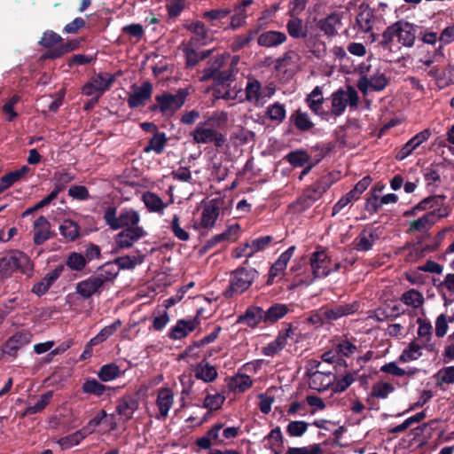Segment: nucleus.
Here are the masks:
<instances>
[{
  "instance_id": "a18cd8bd",
  "label": "nucleus",
  "mask_w": 454,
  "mask_h": 454,
  "mask_svg": "<svg viewBox=\"0 0 454 454\" xmlns=\"http://www.w3.org/2000/svg\"><path fill=\"white\" fill-rule=\"evenodd\" d=\"M143 201L150 212L163 214L167 204L155 193L146 192L143 194Z\"/></svg>"
},
{
  "instance_id": "f8f14e48",
  "label": "nucleus",
  "mask_w": 454,
  "mask_h": 454,
  "mask_svg": "<svg viewBox=\"0 0 454 454\" xmlns=\"http://www.w3.org/2000/svg\"><path fill=\"white\" fill-rule=\"evenodd\" d=\"M223 423L217 422L210 427L207 433L196 440V445L201 450H207L210 451L213 445L222 446L225 445L223 442L222 429Z\"/></svg>"
},
{
  "instance_id": "20e7f679",
  "label": "nucleus",
  "mask_w": 454,
  "mask_h": 454,
  "mask_svg": "<svg viewBox=\"0 0 454 454\" xmlns=\"http://www.w3.org/2000/svg\"><path fill=\"white\" fill-rule=\"evenodd\" d=\"M359 102L357 91L352 87L348 86L346 90L339 89L331 95V110L328 116H341L348 106L356 108Z\"/></svg>"
},
{
  "instance_id": "39448f33",
  "label": "nucleus",
  "mask_w": 454,
  "mask_h": 454,
  "mask_svg": "<svg viewBox=\"0 0 454 454\" xmlns=\"http://www.w3.org/2000/svg\"><path fill=\"white\" fill-rule=\"evenodd\" d=\"M257 276V270L253 268H239L235 270L231 274L230 286L225 290L224 295L226 297H232L234 294L244 293L250 287Z\"/></svg>"
},
{
  "instance_id": "a19ab883",
  "label": "nucleus",
  "mask_w": 454,
  "mask_h": 454,
  "mask_svg": "<svg viewBox=\"0 0 454 454\" xmlns=\"http://www.w3.org/2000/svg\"><path fill=\"white\" fill-rule=\"evenodd\" d=\"M290 121L300 131H308L314 127V123L307 112L297 109L290 115Z\"/></svg>"
},
{
  "instance_id": "5fc2aeb1",
  "label": "nucleus",
  "mask_w": 454,
  "mask_h": 454,
  "mask_svg": "<svg viewBox=\"0 0 454 454\" xmlns=\"http://www.w3.org/2000/svg\"><path fill=\"white\" fill-rule=\"evenodd\" d=\"M122 374L121 368L114 363L103 365L98 372V377L104 382L112 381L119 378Z\"/></svg>"
},
{
  "instance_id": "2f4dec72",
  "label": "nucleus",
  "mask_w": 454,
  "mask_h": 454,
  "mask_svg": "<svg viewBox=\"0 0 454 454\" xmlns=\"http://www.w3.org/2000/svg\"><path fill=\"white\" fill-rule=\"evenodd\" d=\"M138 409V401L132 395H124L118 400L115 411L125 421L129 420Z\"/></svg>"
},
{
  "instance_id": "cd10ccee",
  "label": "nucleus",
  "mask_w": 454,
  "mask_h": 454,
  "mask_svg": "<svg viewBox=\"0 0 454 454\" xmlns=\"http://www.w3.org/2000/svg\"><path fill=\"white\" fill-rule=\"evenodd\" d=\"M262 444L265 449L270 450L272 454H283L285 450L284 438L279 427H276L264 436Z\"/></svg>"
},
{
  "instance_id": "4be33fe9",
  "label": "nucleus",
  "mask_w": 454,
  "mask_h": 454,
  "mask_svg": "<svg viewBox=\"0 0 454 454\" xmlns=\"http://www.w3.org/2000/svg\"><path fill=\"white\" fill-rule=\"evenodd\" d=\"M375 18L372 10L367 5H361L356 17L354 29L357 33L365 34L372 30Z\"/></svg>"
},
{
  "instance_id": "09e8293b",
  "label": "nucleus",
  "mask_w": 454,
  "mask_h": 454,
  "mask_svg": "<svg viewBox=\"0 0 454 454\" xmlns=\"http://www.w3.org/2000/svg\"><path fill=\"white\" fill-rule=\"evenodd\" d=\"M265 115L271 121L282 123L286 116V109L284 104L275 102L267 106Z\"/></svg>"
},
{
  "instance_id": "bf43d9fd",
  "label": "nucleus",
  "mask_w": 454,
  "mask_h": 454,
  "mask_svg": "<svg viewBox=\"0 0 454 454\" xmlns=\"http://www.w3.org/2000/svg\"><path fill=\"white\" fill-rule=\"evenodd\" d=\"M339 357H350L357 352V346L348 339L340 340L335 345Z\"/></svg>"
},
{
  "instance_id": "c85d7f7f",
  "label": "nucleus",
  "mask_w": 454,
  "mask_h": 454,
  "mask_svg": "<svg viewBox=\"0 0 454 454\" xmlns=\"http://www.w3.org/2000/svg\"><path fill=\"white\" fill-rule=\"evenodd\" d=\"M219 214L220 208L217 203L215 201H209L202 208L200 220L198 223V228H213L219 216Z\"/></svg>"
},
{
  "instance_id": "69168bd1",
  "label": "nucleus",
  "mask_w": 454,
  "mask_h": 454,
  "mask_svg": "<svg viewBox=\"0 0 454 454\" xmlns=\"http://www.w3.org/2000/svg\"><path fill=\"white\" fill-rule=\"evenodd\" d=\"M82 388L85 394L101 396L107 389V387L95 379H88L83 382Z\"/></svg>"
},
{
  "instance_id": "0eeeda50",
  "label": "nucleus",
  "mask_w": 454,
  "mask_h": 454,
  "mask_svg": "<svg viewBox=\"0 0 454 454\" xmlns=\"http://www.w3.org/2000/svg\"><path fill=\"white\" fill-rule=\"evenodd\" d=\"M188 94L187 89H179L176 94L163 92L155 97L157 106L153 109L164 115H172L184 105Z\"/></svg>"
},
{
  "instance_id": "6ab92c4d",
  "label": "nucleus",
  "mask_w": 454,
  "mask_h": 454,
  "mask_svg": "<svg viewBox=\"0 0 454 454\" xmlns=\"http://www.w3.org/2000/svg\"><path fill=\"white\" fill-rule=\"evenodd\" d=\"M443 59L444 53L442 51V46L440 44L431 51H427V52L419 58V62L427 67H430V69L427 71V74L430 76L434 78H439L441 76L440 70L436 66H434V64L442 61Z\"/></svg>"
},
{
  "instance_id": "f3484780",
  "label": "nucleus",
  "mask_w": 454,
  "mask_h": 454,
  "mask_svg": "<svg viewBox=\"0 0 454 454\" xmlns=\"http://www.w3.org/2000/svg\"><path fill=\"white\" fill-rule=\"evenodd\" d=\"M153 90V84L147 81L144 82L141 86L133 85L127 100L129 106L137 108L144 106L150 99Z\"/></svg>"
},
{
  "instance_id": "1a4fd4ad",
  "label": "nucleus",
  "mask_w": 454,
  "mask_h": 454,
  "mask_svg": "<svg viewBox=\"0 0 454 454\" xmlns=\"http://www.w3.org/2000/svg\"><path fill=\"white\" fill-rule=\"evenodd\" d=\"M314 365L309 370V386L311 389L318 392H324L329 387H333V383L336 380V376L332 372H322L319 370L312 371L314 368H318L321 365V362L313 361Z\"/></svg>"
},
{
  "instance_id": "c03bdc74",
  "label": "nucleus",
  "mask_w": 454,
  "mask_h": 454,
  "mask_svg": "<svg viewBox=\"0 0 454 454\" xmlns=\"http://www.w3.org/2000/svg\"><path fill=\"white\" fill-rule=\"evenodd\" d=\"M167 142L168 138L166 134L164 132L157 131L153 134L148 144L145 146L144 152L146 153L153 152L156 154H160L163 153Z\"/></svg>"
},
{
  "instance_id": "a878e982",
  "label": "nucleus",
  "mask_w": 454,
  "mask_h": 454,
  "mask_svg": "<svg viewBox=\"0 0 454 454\" xmlns=\"http://www.w3.org/2000/svg\"><path fill=\"white\" fill-rule=\"evenodd\" d=\"M287 41L286 33L278 30H266L257 36V43L263 48H276Z\"/></svg>"
},
{
  "instance_id": "f704fd0d",
  "label": "nucleus",
  "mask_w": 454,
  "mask_h": 454,
  "mask_svg": "<svg viewBox=\"0 0 454 454\" xmlns=\"http://www.w3.org/2000/svg\"><path fill=\"white\" fill-rule=\"evenodd\" d=\"M223 61L224 59L222 56L215 58L214 60L208 64V67L204 69L202 80L206 81L209 79H215L222 82L227 81L230 75H223L220 71L223 65Z\"/></svg>"
},
{
  "instance_id": "680f3d73",
  "label": "nucleus",
  "mask_w": 454,
  "mask_h": 454,
  "mask_svg": "<svg viewBox=\"0 0 454 454\" xmlns=\"http://www.w3.org/2000/svg\"><path fill=\"white\" fill-rule=\"evenodd\" d=\"M59 231L64 238L69 240H74L80 234L78 224L70 219H67L62 222L59 226Z\"/></svg>"
},
{
  "instance_id": "ea45409f",
  "label": "nucleus",
  "mask_w": 454,
  "mask_h": 454,
  "mask_svg": "<svg viewBox=\"0 0 454 454\" xmlns=\"http://www.w3.org/2000/svg\"><path fill=\"white\" fill-rule=\"evenodd\" d=\"M253 386L252 379L245 373H237L228 382L230 391L233 393H244Z\"/></svg>"
},
{
  "instance_id": "58836bf2",
  "label": "nucleus",
  "mask_w": 454,
  "mask_h": 454,
  "mask_svg": "<svg viewBox=\"0 0 454 454\" xmlns=\"http://www.w3.org/2000/svg\"><path fill=\"white\" fill-rule=\"evenodd\" d=\"M325 322H331L340 319L344 316L355 312L356 308L352 304L335 305L330 308H323Z\"/></svg>"
},
{
  "instance_id": "7ed1b4c3",
  "label": "nucleus",
  "mask_w": 454,
  "mask_h": 454,
  "mask_svg": "<svg viewBox=\"0 0 454 454\" xmlns=\"http://www.w3.org/2000/svg\"><path fill=\"white\" fill-rule=\"evenodd\" d=\"M336 182L333 174H327L308 186L297 200L300 209L306 210L322 198L324 193Z\"/></svg>"
},
{
  "instance_id": "7c9ffc66",
  "label": "nucleus",
  "mask_w": 454,
  "mask_h": 454,
  "mask_svg": "<svg viewBox=\"0 0 454 454\" xmlns=\"http://www.w3.org/2000/svg\"><path fill=\"white\" fill-rule=\"evenodd\" d=\"M309 108L322 118L328 117V112L323 109L324 97L321 87L316 86L305 99Z\"/></svg>"
},
{
  "instance_id": "6e6d98bb",
  "label": "nucleus",
  "mask_w": 454,
  "mask_h": 454,
  "mask_svg": "<svg viewBox=\"0 0 454 454\" xmlns=\"http://www.w3.org/2000/svg\"><path fill=\"white\" fill-rule=\"evenodd\" d=\"M400 300L405 305L412 307L413 309L421 307L425 301L423 294L415 289H410L404 292Z\"/></svg>"
},
{
  "instance_id": "473e14b6",
  "label": "nucleus",
  "mask_w": 454,
  "mask_h": 454,
  "mask_svg": "<svg viewBox=\"0 0 454 454\" xmlns=\"http://www.w3.org/2000/svg\"><path fill=\"white\" fill-rule=\"evenodd\" d=\"M296 15L290 14L291 18L286 24V31L293 39H305L308 35V27L304 21Z\"/></svg>"
},
{
  "instance_id": "b1692460",
  "label": "nucleus",
  "mask_w": 454,
  "mask_h": 454,
  "mask_svg": "<svg viewBox=\"0 0 454 454\" xmlns=\"http://www.w3.org/2000/svg\"><path fill=\"white\" fill-rule=\"evenodd\" d=\"M200 321L197 317L191 319H179L168 333V337L172 340H181L194 331L199 325Z\"/></svg>"
},
{
  "instance_id": "864d4df0",
  "label": "nucleus",
  "mask_w": 454,
  "mask_h": 454,
  "mask_svg": "<svg viewBox=\"0 0 454 454\" xmlns=\"http://www.w3.org/2000/svg\"><path fill=\"white\" fill-rule=\"evenodd\" d=\"M357 373L355 371L346 372L341 378L338 379L333 385V393H342L346 391L356 380Z\"/></svg>"
},
{
  "instance_id": "49530a36",
  "label": "nucleus",
  "mask_w": 454,
  "mask_h": 454,
  "mask_svg": "<svg viewBox=\"0 0 454 454\" xmlns=\"http://www.w3.org/2000/svg\"><path fill=\"white\" fill-rule=\"evenodd\" d=\"M442 200H443V198H442L440 196H429V197L422 200L411 209L405 211L403 213V215L406 217L412 216V215H415L419 211H424V210H427V209L433 208L434 207H437L440 205V202Z\"/></svg>"
},
{
  "instance_id": "4468645a",
  "label": "nucleus",
  "mask_w": 454,
  "mask_h": 454,
  "mask_svg": "<svg viewBox=\"0 0 454 454\" xmlns=\"http://www.w3.org/2000/svg\"><path fill=\"white\" fill-rule=\"evenodd\" d=\"M379 228H364L353 240V248L357 252H368L372 249L380 239Z\"/></svg>"
},
{
  "instance_id": "a211bd4d",
  "label": "nucleus",
  "mask_w": 454,
  "mask_h": 454,
  "mask_svg": "<svg viewBox=\"0 0 454 454\" xmlns=\"http://www.w3.org/2000/svg\"><path fill=\"white\" fill-rule=\"evenodd\" d=\"M317 27L328 37L333 38L338 35L342 26L341 16L338 12H332L325 18L316 21Z\"/></svg>"
},
{
  "instance_id": "c9c22d12",
  "label": "nucleus",
  "mask_w": 454,
  "mask_h": 454,
  "mask_svg": "<svg viewBox=\"0 0 454 454\" xmlns=\"http://www.w3.org/2000/svg\"><path fill=\"white\" fill-rule=\"evenodd\" d=\"M264 310L258 306H250L247 309L244 315L239 317V323H244L247 326L254 327L260 323H265Z\"/></svg>"
},
{
  "instance_id": "ddd939ff",
  "label": "nucleus",
  "mask_w": 454,
  "mask_h": 454,
  "mask_svg": "<svg viewBox=\"0 0 454 454\" xmlns=\"http://www.w3.org/2000/svg\"><path fill=\"white\" fill-rule=\"evenodd\" d=\"M192 36L189 43L196 46H204L213 41L214 32L200 20L192 21L187 26Z\"/></svg>"
},
{
  "instance_id": "8fccbe9b",
  "label": "nucleus",
  "mask_w": 454,
  "mask_h": 454,
  "mask_svg": "<svg viewBox=\"0 0 454 454\" xmlns=\"http://www.w3.org/2000/svg\"><path fill=\"white\" fill-rule=\"evenodd\" d=\"M121 324L120 319H116L113 324L105 326L95 337L90 339V345L96 346L106 340L121 327Z\"/></svg>"
},
{
  "instance_id": "13d9d810",
  "label": "nucleus",
  "mask_w": 454,
  "mask_h": 454,
  "mask_svg": "<svg viewBox=\"0 0 454 454\" xmlns=\"http://www.w3.org/2000/svg\"><path fill=\"white\" fill-rule=\"evenodd\" d=\"M52 396V391L45 392L40 396V398L36 401L35 403L30 404L26 408L24 415H33L41 412L50 403Z\"/></svg>"
},
{
  "instance_id": "de8ad7c7",
  "label": "nucleus",
  "mask_w": 454,
  "mask_h": 454,
  "mask_svg": "<svg viewBox=\"0 0 454 454\" xmlns=\"http://www.w3.org/2000/svg\"><path fill=\"white\" fill-rule=\"evenodd\" d=\"M196 379L201 380L204 382H212L217 377V372L215 366L208 363L201 362L194 369Z\"/></svg>"
},
{
  "instance_id": "dca6fc26",
  "label": "nucleus",
  "mask_w": 454,
  "mask_h": 454,
  "mask_svg": "<svg viewBox=\"0 0 454 454\" xmlns=\"http://www.w3.org/2000/svg\"><path fill=\"white\" fill-rule=\"evenodd\" d=\"M32 340L29 332H18L11 336L2 347L3 355L16 357L18 351Z\"/></svg>"
},
{
  "instance_id": "774afa93",
  "label": "nucleus",
  "mask_w": 454,
  "mask_h": 454,
  "mask_svg": "<svg viewBox=\"0 0 454 454\" xmlns=\"http://www.w3.org/2000/svg\"><path fill=\"white\" fill-rule=\"evenodd\" d=\"M74 179V175L69 171L62 170L54 174V190L59 193L64 191L67 185Z\"/></svg>"
},
{
  "instance_id": "6e6552de",
  "label": "nucleus",
  "mask_w": 454,
  "mask_h": 454,
  "mask_svg": "<svg viewBox=\"0 0 454 454\" xmlns=\"http://www.w3.org/2000/svg\"><path fill=\"white\" fill-rule=\"evenodd\" d=\"M114 81V77L111 74H98L83 85L82 90V94L92 97L94 102H97L99 98L111 88Z\"/></svg>"
},
{
  "instance_id": "9b49d317",
  "label": "nucleus",
  "mask_w": 454,
  "mask_h": 454,
  "mask_svg": "<svg viewBox=\"0 0 454 454\" xmlns=\"http://www.w3.org/2000/svg\"><path fill=\"white\" fill-rule=\"evenodd\" d=\"M387 84V79L380 70H376L372 74H369L362 69L357 87L361 92L366 94L369 90H382Z\"/></svg>"
},
{
  "instance_id": "bb28decb",
  "label": "nucleus",
  "mask_w": 454,
  "mask_h": 454,
  "mask_svg": "<svg viewBox=\"0 0 454 454\" xmlns=\"http://www.w3.org/2000/svg\"><path fill=\"white\" fill-rule=\"evenodd\" d=\"M253 4V0H242L235 4L233 7V15L231 17V22L227 28L236 30L243 27L247 22V7Z\"/></svg>"
},
{
  "instance_id": "603ef678",
  "label": "nucleus",
  "mask_w": 454,
  "mask_h": 454,
  "mask_svg": "<svg viewBox=\"0 0 454 454\" xmlns=\"http://www.w3.org/2000/svg\"><path fill=\"white\" fill-rule=\"evenodd\" d=\"M145 255L137 251L136 255H123L115 259V263L121 270H132L144 262Z\"/></svg>"
},
{
  "instance_id": "052dcab7",
  "label": "nucleus",
  "mask_w": 454,
  "mask_h": 454,
  "mask_svg": "<svg viewBox=\"0 0 454 454\" xmlns=\"http://www.w3.org/2000/svg\"><path fill=\"white\" fill-rule=\"evenodd\" d=\"M87 436L86 432L82 428L69 435L60 438L58 443L62 449H70L78 445Z\"/></svg>"
},
{
  "instance_id": "f03ea898",
  "label": "nucleus",
  "mask_w": 454,
  "mask_h": 454,
  "mask_svg": "<svg viewBox=\"0 0 454 454\" xmlns=\"http://www.w3.org/2000/svg\"><path fill=\"white\" fill-rule=\"evenodd\" d=\"M104 219L106 223L112 230H120L126 228L140 227V216L139 214L130 208H123L119 215H117V209L115 207H107L104 212Z\"/></svg>"
},
{
  "instance_id": "72a5a7b5",
  "label": "nucleus",
  "mask_w": 454,
  "mask_h": 454,
  "mask_svg": "<svg viewBox=\"0 0 454 454\" xmlns=\"http://www.w3.org/2000/svg\"><path fill=\"white\" fill-rule=\"evenodd\" d=\"M295 249V246H291L279 255L278 260L270 267L269 272V282H271L274 278L278 277L286 270L287 263L294 255Z\"/></svg>"
},
{
  "instance_id": "e433bc0d",
  "label": "nucleus",
  "mask_w": 454,
  "mask_h": 454,
  "mask_svg": "<svg viewBox=\"0 0 454 454\" xmlns=\"http://www.w3.org/2000/svg\"><path fill=\"white\" fill-rule=\"evenodd\" d=\"M51 237L50 223L44 216L38 217L34 223V243L42 245Z\"/></svg>"
},
{
  "instance_id": "aec40b11",
  "label": "nucleus",
  "mask_w": 454,
  "mask_h": 454,
  "mask_svg": "<svg viewBox=\"0 0 454 454\" xmlns=\"http://www.w3.org/2000/svg\"><path fill=\"white\" fill-rule=\"evenodd\" d=\"M447 214L441 213L440 210H432L424 214L421 217L414 220L409 223V231H427L440 218L445 216Z\"/></svg>"
},
{
  "instance_id": "e2e57ef3",
  "label": "nucleus",
  "mask_w": 454,
  "mask_h": 454,
  "mask_svg": "<svg viewBox=\"0 0 454 454\" xmlns=\"http://www.w3.org/2000/svg\"><path fill=\"white\" fill-rule=\"evenodd\" d=\"M418 338L423 343H433L432 342V325L427 319L418 318Z\"/></svg>"
},
{
  "instance_id": "4c0bfd02",
  "label": "nucleus",
  "mask_w": 454,
  "mask_h": 454,
  "mask_svg": "<svg viewBox=\"0 0 454 454\" xmlns=\"http://www.w3.org/2000/svg\"><path fill=\"white\" fill-rule=\"evenodd\" d=\"M291 333L292 329L289 327L285 333H279L274 340L262 348V353L266 356H273L278 354L287 344V339L289 338Z\"/></svg>"
},
{
  "instance_id": "5701e85b",
  "label": "nucleus",
  "mask_w": 454,
  "mask_h": 454,
  "mask_svg": "<svg viewBox=\"0 0 454 454\" xmlns=\"http://www.w3.org/2000/svg\"><path fill=\"white\" fill-rule=\"evenodd\" d=\"M174 404V393L168 387L160 388L157 392L156 405L159 409V414L156 416L158 420H164L168 416V412Z\"/></svg>"
},
{
  "instance_id": "3c124183",
  "label": "nucleus",
  "mask_w": 454,
  "mask_h": 454,
  "mask_svg": "<svg viewBox=\"0 0 454 454\" xmlns=\"http://www.w3.org/2000/svg\"><path fill=\"white\" fill-rule=\"evenodd\" d=\"M240 231V225L239 223H233L229 225L226 230L210 239L208 244L213 246L219 242L235 240Z\"/></svg>"
},
{
  "instance_id": "37998d69",
  "label": "nucleus",
  "mask_w": 454,
  "mask_h": 454,
  "mask_svg": "<svg viewBox=\"0 0 454 454\" xmlns=\"http://www.w3.org/2000/svg\"><path fill=\"white\" fill-rule=\"evenodd\" d=\"M231 10L229 8H218L206 11L202 18L206 20L212 27H220L222 20L230 15Z\"/></svg>"
},
{
  "instance_id": "f257e3e1",
  "label": "nucleus",
  "mask_w": 454,
  "mask_h": 454,
  "mask_svg": "<svg viewBox=\"0 0 454 454\" xmlns=\"http://www.w3.org/2000/svg\"><path fill=\"white\" fill-rule=\"evenodd\" d=\"M416 36L417 26L401 20L386 27L374 49L387 59L391 53L399 51L401 47L411 48Z\"/></svg>"
},
{
  "instance_id": "393cba45",
  "label": "nucleus",
  "mask_w": 454,
  "mask_h": 454,
  "mask_svg": "<svg viewBox=\"0 0 454 454\" xmlns=\"http://www.w3.org/2000/svg\"><path fill=\"white\" fill-rule=\"evenodd\" d=\"M246 100L255 107H262L265 105L262 95V85L256 79H248L245 87Z\"/></svg>"
},
{
  "instance_id": "79ce46f5",
  "label": "nucleus",
  "mask_w": 454,
  "mask_h": 454,
  "mask_svg": "<svg viewBox=\"0 0 454 454\" xmlns=\"http://www.w3.org/2000/svg\"><path fill=\"white\" fill-rule=\"evenodd\" d=\"M290 308L284 303H274L268 309L264 310L266 324H272L283 318L288 312Z\"/></svg>"
},
{
  "instance_id": "423d86ee",
  "label": "nucleus",
  "mask_w": 454,
  "mask_h": 454,
  "mask_svg": "<svg viewBox=\"0 0 454 454\" xmlns=\"http://www.w3.org/2000/svg\"><path fill=\"white\" fill-rule=\"evenodd\" d=\"M309 265L314 278H325L340 270V262H333L324 249H317L309 256Z\"/></svg>"
},
{
  "instance_id": "0e129e2a",
  "label": "nucleus",
  "mask_w": 454,
  "mask_h": 454,
  "mask_svg": "<svg viewBox=\"0 0 454 454\" xmlns=\"http://www.w3.org/2000/svg\"><path fill=\"white\" fill-rule=\"evenodd\" d=\"M228 121V114L224 111H215L207 115L206 124L214 129L223 128Z\"/></svg>"
},
{
  "instance_id": "2eb2a0df",
  "label": "nucleus",
  "mask_w": 454,
  "mask_h": 454,
  "mask_svg": "<svg viewBox=\"0 0 454 454\" xmlns=\"http://www.w3.org/2000/svg\"><path fill=\"white\" fill-rule=\"evenodd\" d=\"M146 235L143 227L126 228L115 235L114 243L119 249H128Z\"/></svg>"
},
{
  "instance_id": "4d7b16f0",
  "label": "nucleus",
  "mask_w": 454,
  "mask_h": 454,
  "mask_svg": "<svg viewBox=\"0 0 454 454\" xmlns=\"http://www.w3.org/2000/svg\"><path fill=\"white\" fill-rule=\"evenodd\" d=\"M195 46L196 45L188 43L184 49V52L185 55V59H186V65L188 67L195 66L200 60L207 58L211 52L210 51H204L201 52H197L194 50Z\"/></svg>"
},
{
  "instance_id": "338daca9",
  "label": "nucleus",
  "mask_w": 454,
  "mask_h": 454,
  "mask_svg": "<svg viewBox=\"0 0 454 454\" xmlns=\"http://www.w3.org/2000/svg\"><path fill=\"white\" fill-rule=\"evenodd\" d=\"M395 391V387L385 381H378L372 385V395L378 399H386Z\"/></svg>"
},
{
  "instance_id": "c756f323",
  "label": "nucleus",
  "mask_w": 454,
  "mask_h": 454,
  "mask_svg": "<svg viewBox=\"0 0 454 454\" xmlns=\"http://www.w3.org/2000/svg\"><path fill=\"white\" fill-rule=\"evenodd\" d=\"M102 288V282L92 275L88 278L78 282L75 286V292L83 299H89L96 294Z\"/></svg>"
},
{
  "instance_id": "412c9836",
  "label": "nucleus",
  "mask_w": 454,
  "mask_h": 454,
  "mask_svg": "<svg viewBox=\"0 0 454 454\" xmlns=\"http://www.w3.org/2000/svg\"><path fill=\"white\" fill-rule=\"evenodd\" d=\"M423 349L433 351L434 349V344L423 343L419 340H414L403 349L399 356V360L403 363L417 360L422 356Z\"/></svg>"
},
{
  "instance_id": "9d476101",
  "label": "nucleus",
  "mask_w": 454,
  "mask_h": 454,
  "mask_svg": "<svg viewBox=\"0 0 454 454\" xmlns=\"http://www.w3.org/2000/svg\"><path fill=\"white\" fill-rule=\"evenodd\" d=\"M191 135L197 144L214 143L216 147H222L225 143L224 136L206 122H200Z\"/></svg>"
}]
</instances>
